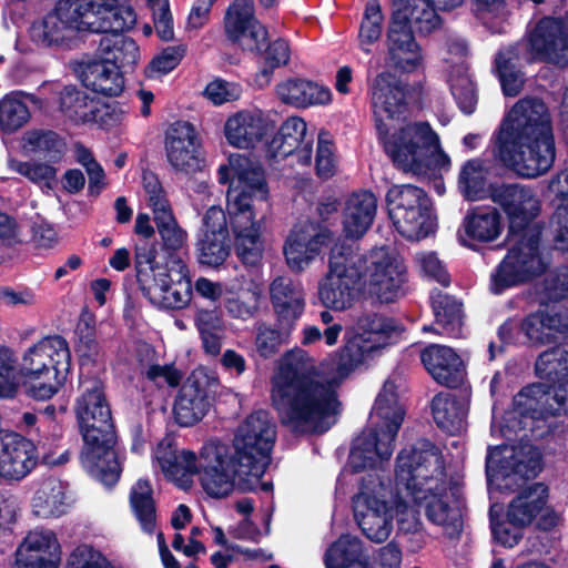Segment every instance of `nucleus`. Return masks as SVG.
Instances as JSON below:
<instances>
[{
	"instance_id": "nucleus-1",
	"label": "nucleus",
	"mask_w": 568,
	"mask_h": 568,
	"mask_svg": "<svg viewBox=\"0 0 568 568\" xmlns=\"http://www.w3.org/2000/svg\"><path fill=\"white\" fill-rule=\"evenodd\" d=\"M359 332L327 357L321 369L305 349L284 353L272 376V403L283 424L300 433H323L338 409L335 388L382 348L394 343L399 331L389 318L362 316Z\"/></svg>"
},
{
	"instance_id": "nucleus-2",
	"label": "nucleus",
	"mask_w": 568,
	"mask_h": 568,
	"mask_svg": "<svg viewBox=\"0 0 568 568\" xmlns=\"http://www.w3.org/2000/svg\"><path fill=\"white\" fill-rule=\"evenodd\" d=\"M369 92L378 138L398 168L415 175L449 169L450 159L428 123H398L406 109V92L394 74L389 71L376 74L369 82Z\"/></svg>"
},
{
	"instance_id": "nucleus-3",
	"label": "nucleus",
	"mask_w": 568,
	"mask_h": 568,
	"mask_svg": "<svg viewBox=\"0 0 568 568\" xmlns=\"http://www.w3.org/2000/svg\"><path fill=\"white\" fill-rule=\"evenodd\" d=\"M395 479L413 500L424 506L427 518L440 526L448 538H457L463 519L457 505L458 487L446 478L440 450L428 440L404 448L396 458Z\"/></svg>"
},
{
	"instance_id": "nucleus-4",
	"label": "nucleus",
	"mask_w": 568,
	"mask_h": 568,
	"mask_svg": "<svg viewBox=\"0 0 568 568\" xmlns=\"http://www.w3.org/2000/svg\"><path fill=\"white\" fill-rule=\"evenodd\" d=\"M496 158L524 178L548 172L556 158L548 109L538 99L518 101L507 114L496 138Z\"/></svg>"
},
{
	"instance_id": "nucleus-5",
	"label": "nucleus",
	"mask_w": 568,
	"mask_h": 568,
	"mask_svg": "<svg viewBox=\"0 0 568 568\" xmlns=\"http://www.w3.org/2000/svg\"><path fill=\"white\" fill-rule=\"evenodd\" d=\"M232 178L226 196V214L235 240L237 257L248 266H256L264 252L262 229L254 209L268 199V187L260 165L241 154L229 158V165L219 169V181Z\"/></svg>"
},
{
	"instance_id": "nucleus-6",
	"label": "nucleus",
	"mask_w": 568,
	"mask_h": 568,
	"mask_svg": "<svg viewBox=\"0 0 568 568\" xmlns=\"http://www.w3.org/2000/svg\"><path fill=\"white\" fill-rule=\"evenodd\" d=\"M535 368L541 379L554 385L549 389L542 385H530L514 397L513 409L506 413L504 424L499 425L504 437L528 427L532 429L535 422L568 414V344H559L541 353Z\"/></svg>"
},
{
	"instance_id": "nucleus-7",
	"label": "nucleus",
	"mask_w": 568,
	"mask_h": 568,
	"mask_svg": "<svg viewBox=\"0 0 568 568\" xmlns=\"http://www.w3.org/2000/svg\"><path fill=\"white\" fill-rule=\"evenodd\" d=\"M74 412L84 440L81 453L83 467L104 485L115 484L121 467L113 449L114 426L110 406L98 382L92 381L83 385Z\"/></svg>"
},
{
	"instance_id": "nucleus-8",
	"label": "nucleus",
	"mask_w": 568,
	"mask_h": 568,
	"mask_svg": "<svg viewBox=\"0 0 568 568\" xmlns=\"http://www.w3.org/2000/svg\"><path fill=\"white\" fill-rule=\"evenodd\" d=\"M404 415L396 385L386 381L369 416L371 429L355 439L351 450L348 464L354 470L377 468L390 458Z\"/></svg>"
},
{
	"instance_id": "nucleus-9",
	"label": "nucleus",
	"mask_w": 568,
	"mask_h": 568,
	"mask_svg": "<svg viewBox=\"0 0 568 568\" xmlns=\"http://www.w3.org/2000/svg\"><path fill=\"white\" fill-rule=\"evenodd\" d=\"M394 11L386 31L388 64L410 73L423 65L422 48L412 26L420 34H429L440 27L439 16L425 0H393Z\"/></svg>"
},
{
	"instance_id": "nucleus-10",
	"label": "nucleus",
	"mask_w": 568,
	"mask_h": 568,
	"mask_svg": "<svg viewBox=\"0 0 568 568\" xmlns=\"http://www.w3.org/2000/svg\"><path fill=\"white\" fill-rule=\"evenodd\" d=\"M70 366L71 354L63 337L47 336L32 344L20 358L27 395L37 400L52 398L64 384Z\"/></svg>"
},
{
	"instance_id": "nucleus-11",
	"label": "nucleus",
	"mask_w": 568,
	"mask_h": 568,
	"mask_svg": "<svg viewBox=\"0 0 568 568\" xmlns=\"http://www.w3.org/2000/svg\"><path fill=\"white\" fill-rule=\"evenodd\" d=\"M540 234L538 225L509 231L507 254L490 274L491 293L501 294L547 270L549 262L540 247Z\"/></svg>"
},
{
	"instance_id": "nucleus-12",
	"label": "nucleus",
	"mask_w": 568,
	"mask_h": 568,
	"mask_svg": "<svg viewBox=\"0 0 568 568\" xmlns=\"http://www.w3.org/2000/svg\"><path fill=\"white\" fill-rule=\"evenodd\" d=\"M276 439V425L265 410L248 415L234 437L235 456L242 485L257 487L271 463V450Z\"/></svg>"
},
{
	"instance_id": "nucleus-13",
	"label": "nucleus",
	"mask_w": 568,
	"mask_h": 568,
	"mask_svg": "<svg viewBox=\"0 0 568 568\" xmlns=\"http://www.w3.org/2000/svg\"><path fill=\"white\" fill-rule=\"evenodd\" d=\"M362 258L357 245L337 243L329 253L328 272L318 283L321 303L335 311H344L353 305L359 293Z\"/></svg>"
},
{
	"instance_id": "nucleus-14",
	"label": "nucleus",
	"mask_w": 568,
	"mask_h": 568,
	"mask_svg": "<svg viewBox=\"0 0 568 568\" xmlns=\"http://www.w3.org/2000/svg\"><path fill=\"white\" fill-rule=\"evenodd\" d=\"M357 255L363 263V293L376 297L381 303H392L403 295L407 280L406 266L394 250L383 246L364 254L357 246Z\"/></svg>"
},
{
	"instance_id": "nucleus-15",
	"label": "nucleus",
	"mask_w": 568,
	"mask_h": 568,
	"mask_svg": "<svg viewBox=\"0 0 568 568\" xmlns=\"http://www.w3.org/2000/svg\"><path fill=\"white\" fill-rule=\"evenodd\" d=\"M399 493L394 494L382 483L363 486L353 498L356 524L364 536L373 542L386 541L393 529Z\"/></svg>"
},
{
	"instance_id": "nucleus-16",
	"label": "nucleus",
	"mask_w": 568,
	"mask_h": 568,
	"mask_svg": "<svg viewBox=\"0 0 568 568\" xmlns=\"http://www.w3.org/2000/svg\"><path fill=\"white\" fill-rule=\"evenodd\" d=\"M85 6V0H59L52 12L32 24V39L44 45L71 47L79 32H89Z\"/></svg>"
},
{
	"instance_id": "nucleus-17",
	"label": "nucleus",
	"mask_w": 568,
	"mask_h": 568,
	"mask_svg": "<svg viewBox=\"0 0 568 568\" xmlns=\"http://www.w3.org/2000/svg\"><path fill=\"white\" fill-rule=\"evenodd\" d=\"M540 468V454L528 443L490 448L486 458L487 480L497 487H510L501 481L511 477H535Z\"/></svg>"
},
{
	"instance_id": "nucleus-18",
	"label": "nucleus",
	"mask_w": 568,
	"mask_h": 568,
	"mask_svg": "<svg viewBox=\"0 0 568 568\" xmlns=\"http://www.w3.org/2000/svg\"><path fill=\"white\" fill-rule=\"evenodd\" d=\"M201 484L204 490L213 497L227 496L235 486L242 490H254L242 485L236 456L232 458L225 445L207 443L200 456Z\"/></svg>"
},
{
	"instance_id": "nucleus-19",
	"label": "nucleus",
	"mask_w": 568,
	"mask_h": 568,
	"mask_svg": "<svg viewBox=\"0 0 568 568\" xmlns=\"http://www.w3.org/2000/svg\"><path fill=\"white\" fill-rule=\"evenodd\" d=\"M219 381L206 368L194 369L181 387L174 404V416L181 426H191L201 420L211 406Z\"/></svg>"
},
{
	"instance_id": "nucleus-20",
	"label": "nucleus",
	"mask_w": 568,
	"mask_h": 568,
	"mask_svg": "<svg viewBox=\"0 0 568 568\" xmlns=\"http://www.w3.org/2000/svg\"><path fill=\"white\" fill-rule=\"evenodd\" d=\"M313 142L305 120L293 115L282 123L268 143L267 153L273 159H288L293 168L308 169L312 165Z\"/></svg>"
},
{
	"instance_id": "nucleus-21",
	"label": "nucleus",
	"mask_w": 568,
	"mask_h": 568,
	"mask_svg": "<svg viewBox=\"0 0 568 568\" xmlns=\"http://www.w3.org/2000/svg\"><path fill=\"white\" fill-rule=\"evenodd\" d=\"M531 60L566 65L568 63V27L560 20L544 18L526 34Z\"/></svg>"
},
{
	"instance_id": "nucleus-22",
	"label": "nucleus",
	"mask_w": 568,
	"mask_h": 568,
	"mask_svg": "<svg viewBox=\"0 0 568 568\" xmlns=\"http://www.w3.org/2000/svg\"><path fill=\"white\" fill-rule=\"evenodd\" d=\"M165 151L169 163L178 172L191 174L204 165L199 133L189 122L179 121L168 129Z\"/></svg>"
},
{
	"instance_id": "nucleus-23",
	"label": "nucleus",
	"mask_w": 568,
	"mask_h": 568,
	"mask_svg": "<svg viewBox=\"0 0 568 568\" xmlns=\"http://www.w3.org/2000/svg\"><path fill=\"white\" fill-rule=\"evenodd\" d=\"M37 464L33 442L14 432H0V484L22 480Z\"/></svg>"
},
{
	"instance_id": "nucleus-24",
	"label": "nucleus",
	"mask_w": 568,
	"mask_h": 568,
	"mask_svg": "<svg viewBox=\"0 0 568 568\" xmlns=\"http://www.w3.org/2000/svg\"><path fill=\"white\" fill-rule=\"evenodd\" d=\"M227 38L242 49L262 52L267 40L266 29L254 17L253 0H234L224 17Z\"/></svg>"
},
{
	"instance_id": "nucleus-25",
	"label": "nucleus",
	"mask_w": 568,
	"mask_h": 568,
	"mask_svg": "<svg viewBox=\"0 0 568 568\" xmlns=\"http://www.w3.org/2000/svg\"><path fill=\"white\" fill-rule=\"evenodd\" d=\"M275 123L265 111L257 108L232 113L224 123L226 141L237 149H251L274 130Z\"/></svg>"
},
{
	"instance_id": "nucleus-26",
	"label": "nucleus",
	"mask_w": 568,
	"mask_h": 568,
	"mask_svg": "<svg viewBox=\"0 0 568 568\" xmlns=\"http://www.w3.org/2000/svg\"><path fill=\"white\" fill-rule=\"evenodd\" d=\"M230 254L226 214L220 206H211L203 216L197 242L200 264L217 267Z\"/></svg>"
},
{
	"instance_id": "nucleus-27",
	"label": "nucleus",
	"mask_w": 568,
	"mask_h": 568,
	"mask_svg": "<svg viewBox=\"0 0 568 568\" xmlns=\"http://www.w3.org/2000/svg\"><path fill=\"white\" fill-rule=\"evenodd\" d=\"M328 230L314 223L295 226L284 244V255L291 270L302 272L316 258L324 245L331 240Z\"/></svg>"
},
{
	"instance_id": "nucleus-28",
	"label": "nucleus",
	"mask_w": 568,
	"mask_h": 568,
	"mask_svg": "<svg viewBox=\"0 0 568 568\" xmlns=\"http://www.w3.org/2000/svg\"><path fill=\"white\" fill-rule=\"evenodd\" d=\"M176 278H171L168 270L158 273L152 281L142 288L150 302L159 307L179 310L191 301L192 285L187 266L180 260H173Z\"/></svg>"
},
{
	"instance_id": "nucleus-29",
	"label": "nucleus",
	"mask_w": 568,
	"mask_h": 568,
	"mask_svg": "<svg viewBox=\"0 0 568 568\" xmlns=\"http://www.w3.org/2000/svg\"><path fill=\"white\" fill-rule=\"evenodd\" d=\"M489 196L509 216V231L537 225L531 221L539 211V202L529 189L517 183L496 184L490 186Z\"/></svg>"
},
{
	"instance_id": "nucleus-30",
	"label": "nucleus",
	"mask_w": 568,
	"mask_h": 568,
	"mask_svg": "<svg viewBox=\"0 0 568 568\" xmlns=\"http://www.w3.org/2000/svg\"><path fill=\"white\" fill-rule=\"evenodd\" d=\"M61 546L52 530L33 529L16 550V568H58Z\"/></svg>"
},
{
	"instance_id": "nucleus-31",
	"label": "nucleus",
	"mask_w": 568,
	"mask_h": 568,
	"mask_svg": "<svg viewBox=\"0 0 568 568\" xmlns=\"http://www.w3.org/2000/svg\"><path fill=\"white\" fill-rule=\"evenodd\" d=\"M89 32H119L133 28L136 13L130 4H121L118 0H85Z\"/></svg>"
},
{
	"instance_id": "nucleus-32",
	"label": "nucleus",
	"mask_w": 568,
	"mask_h": 568,
	"mask_svg": "<svg viewBox=\"0 0 568 568\" xmlns=\"http://www.w3.org/2000/svg\"><path fill=\"white\" fill-rule=\"evenodd\" d=\"M60 109L63 114L75 123H100L109 125L106 118H112L114 109L89 98L84 91L65 87L60 93Z\"/></svg>"
},
{
	"instance_id": "nucleus-33",
	"label": "nucleus",
	"mask_w": 568,
	"mask_h": 568,
	"mask_svg": "<svg viewBox=\"0 0 568 568\" xmlns=\"http://www.w3.org/2000/svg\"><path fill=\"white\" fill-rule=\"evenodd\" d=\"M377 212V199L368 191L352 193L344 203L342 226L345 237L358 240L372 226Z\"/></svg>"
},
{
	"instance_id": "nucleus-34",
	"label": "nucleus",
	"mask_w": 568,
	"mask_h": 568,
	"mask_svg": "<svg viewBox=\"0 0 568 568\" xmlns=\"http://www.w3.org/2000/svg\"><path fill=\"white\" fill-rule=\"evenodd\" d=\"M520 331L534 346L555 342L568 333V310H539L531 313L523 320Z\"/></svg>"
},
{
	"instance_id": "nucleus-35",
	"label": "nucleus",
	"mask_w": 568,
	"mask_h": 568,
	"mask_svg": "<svg viewBox=\"0 0 568 568\" xmlns=\"http://www.w3.org/2000/svg\"><path fill=\"white\" fill-rule=\"evenodd\" d=\"M422 362L432 377L448 387L459 385L464 379V364L450 347L430 345L422 352Z\"/></svg>"
},
{
	"instance_id": "nucleus-36",
	"label": "nucleus",
	"mask_w": 568,
	"mask_h": 568,
	"mask_svg": "<svg viewBox=\"0 0 568 568\" xmlns=\"http://www.w3.org/2000/svg\"><path fill=\"white\" fill-rule=\"evenodd\" d=\"M275 92L283 103L297 109L327 105L332 101L329 88L300 78L280 82Z\"/></svg>"
},
{
	"instance_id": "nucleus-37",
	"label": "nucleus",
	"mask_w": 568,
	"mask_h": 568,
	"mask_svg": "<svg viewBox=\"0 0 568 568\" xmlns=\"http://www.w3.org/2000/svg\"><path fill=\"white\" fill-rule=\"evenodd\" d=\"M273 307L282 321L293 325L305 308L302 285L288 276H276L270 284Z\"/></svg>"
},
{
	"instance_id": "nucleus-38",
	"label": "nucleus",
	"mask_w": 568,
	"mask_h": 568,
	"mask_svg": "<svg viewBox=\"0 0 568 568\" xmlns=\"http://www.w3.org/2000/svg\"><path fill=\"white\" fill-rule=\"evenodd\" d=\"M467 409L466 397L457 396L450 392L439 393L432 400L435 423L440 429L450 435L459 434L465 429Z\"/></svg>"
},
{
	"instance_id": "nucleus-39",
	"label": "nucleus",
	"mask_w": 568,
	"mask_h": 568,
	"mask_svg": "<svg viewBox=\"0 0 568 568\" xmlns=\"http://www.w3.org/2000/svg\"><path fill=\"white\" fill-rule=\"evenodd\" d=\"M548 495V487L542 483L527 486L510 501L507 519L517 526L529 525L544 509Z\"/></svg>"
},
{
	"instance_id": "nucleus-40",
	"label": "nucleus",
	"mask_w": 568,
	"mask_h": 568,
	"mask_svg": "<svg viewBox=\"0 0 568 568\" xmlns=\"http://www.w3.org/2000/svg\"><path fill=\"white\" fill-rule=\"evenodd\" d=\"M155 459L165 476L183 488L190 486V477L197 470L194 453L183 450L176 454L169 443H161L158 446Z\"/></svg>"
},
{
	"instance_id": "nucleus-41",
	"label": "nucleus",
	"mask_w": 568,
	"mask_h": 568,
	"mask_svg": "<svg viewBox=\"0 0 568 568\" xmlns=\"http://www.w3.org/2000/svg\"><path fill=\"white\" fill-rule=\"evenodd\" d=\"M70 506L65 485L58 478H45L38 484L32 498L34 513L41 517L64 514Z\"/></svg>"
},
{
	"instance_id": "nucleus-42",
	"label": "nucleus",
	"mask_w": 568,
	"mask_h": 568,
	"mask_svg": "<svg viewBox=\"0 0 568 568\" xmlns=\"http://www.w3.org/2000/svg\"><path fill=\"white\" fill-rule=\"evenodd\" d=\"M81 78L85 88L106 97L119 95L124 87L123 77L118 67L104 60L88 63Z\"/></svg>"
},
{
	"instance_id": "nucleus-43",
	"label": "nucleus",
	"mask_w": 568,
	"mask_h": 568,
	"mask_svg": "<svg viewBox=\"0 0 568 568\" xmlns=\"http://www.w3.org/2000/svg\"><path fill=\"white\" fill-rule=\"evenodd\" d=\"M99 50L102 60L120 69L133 68L139 58L140 49L135 41L122 34H109L101 39Z\"/></svg>"
},
{
	"instance_id": "nucleus-44",
	"label": "nucleus",
	"mask_w": 568,
	"mask_h": 568,
	"mask_svg": "<svg viewBox=\"0 0 568 568\" xmlns=\"http://www.w3.org/2000/svg\"><path fill=\"white\" fill-rule=\"evenodd\" d=\"M549 189L561 200L551 219L554 245L568 251V170L551 180Z\"/></svg>"
},
{
	"instance_id": "nucleus-45",
	"label": "nucleus",
	"mask_w": 568,
	"mask_h": 568,
	"mask_svg": "<svg viewBox=\"0 0 568 568\" xmlns=\"http://www.w3.org/2000/svg\"><path fill=\"white\" fill-rule=\"evenodd\" d=\"M386 202L390 219L430 206L427 194L412 184L393 185L387 191Z\"/></svg>"
},
{
	"instance_id": "nucleus-46",
	"label": "nucleus",
	"mask_w": 568,
	"mask_h": 568,
	"mask_svg": "<svg viewBox=\"0 0 568 568\" xmlns=\"http://www.w3.org/2000/svg\"><path fill=\"white\" fill-rule=\"evenodd\" d=\"M24 99L31 100L32 95L12 92L0 100L1 133L12 134L30 121L31 113Z\"/></svg>"
},
{
	"instance_id": "nucleus-47",
	"label": "nucleus",
	"mask_w": 568,
	"mask_h": 568,
	"mask_svg": "<svg viewBox=\"0 0 568 568\" xmlns=\"http://www.w3.org/2000/svg\"><path fill=\"white\" fill-rule=\"evenodd\" d=\"M130 506L144 532L152 534L156 525L153 489L146 479H139L130 491Z\"/></svg>"
},
{
	"instance_id": "nucleus-48",
	"label": "nucleus",
	"mask_w": 568,
	"mask_h": 568,
	"mask_svg": "<svg viewBox=\"0 0 568 568\" xmlns=\"http://www.w3.org/2000/svg\"><path fill=\"white\" fill-rule=\"evenodd\" d=\"M468 236L480 242H490L500 234V215L494 207H476L464 221Z\"/></svg>"
},
{
	"instance_id": "nucleus-49",
	"label": "nucleus",
	"mask_w": 568,
	"mask_h": 568,
	"mask_svg": "<svg viewBox=\"0 0 568 568\" xmlns=\"http://www.w3.org/2000/svg\"><path fill=\"white\" fill-rule=\"evenodd\" d=\"M432 307L436 323L442 326L443 334L450 337L462 335V305L442 292L432 294Z\"/></svg>"
},
{
	"instance_id": "nucleus-50",
	"label": "nucleus",
	"mask_w": 568,
	"mask_h": 568,
	"mask_svg": "<svg viewBox=\"0 0 568 568\" xmlns=\"http://www.w3.org/2000/svg\"><path fill=\"white\" fill-rule=\"evenodd\" d=\"M397 232L412 241L425 239L434 232L436 223L432 207L417 210L390 219Z\"/></svg>"
},
{
	"instance_id": "nucleus-51",
	"label": "nucleus",
	"mask_w": 568,
	"mask_h": 568,
	"mask_svg": "<svg viewBox=\"0 0 568 568\" xmlns=\"http://www.w3.org/2000/svg\"><path fill=\"white\" fill-rule=\"evenodd\" d=\"M362 552V542L357 537L341 536L332 544L324 555L325 568H344L356 561H365Z\"/></svg>"
},
{
	"instance_id": "nucleus-52",
	"label": "nucleus",
	"mask_w": 568,
	"mask_h": 568,
	"mask_svg": "<svg viewBox=\"0 0 568 568\" xmlns=\"http://www.w3.org/2000/svg\"><path fill=\"white\" fill-rule=\"evenodd\" d=\"M21 385L20 362L12 349L0 346V398H14Z\"/></svg>"
},
{
	"instance_id": "nucleus-53",
	"label": "nucleus",
	"mask_w": 568,
	"mask_h": 568,
	"mask_svg": "<svg viewBox=\"0 0 568 568\" xmlns=\"http://www.w3.org/2000/svg\"><path fill=\"white\" fill-rule=\"evenodd\" d=\"M292 326L287 323V327L275 328L267 324H258L255 328V352L265 359L274 357L281 347L288 343Z\"/></svg>"
},
{
	"instance_id": "nucleus-54",
	"label": "nucleus",
	"mask_w": 568,
	"mask_h": 568,
	"mask_svg": "<svg viewBox=\"0 0 568 568\" xmlns=\"http://www.w3.org/2000/svg\"><path fill=\"white\" fill-rule=\"evenodd\" d=\"M22 148L27 153L42 154L50 160H58L64 150V142L52 131L32 130L24 133Z\"/></svg>"
},
{
	"instance_id": "nucleus-55",
	"label": "nucleus",
	"mask_w": 568,
	"mask_h": 568,
	"mask_svg": "<svg viewBox=\"0 0 568 568\" xmlns=\"http://www.w3.org/2000/svg\"><path fill=\"white\" fill-rule=\"evenodd\" d=\"M517 60L518 54L515 48L501 50L496 58L503 91L509 97L517 95L524 85V77L516 69Z\"/></svg>"
},
{
	"instance_id": "nucleus-56",
	"label": "nucleus",
	"mask_w": 568,
	"mask_h": 568,
	"mask_svg": "<svg viewBox=\"0 0 568 568\" xmlns=\"http://www.w3.org/2000/svg\"><path fill=\"white\" fill-rule=\"evenodd\" d=\"M486 168L484 162L478 159L467 161L458 178V187L460 192L470 201L479 200L485 193Z\"/></svg>"
},
{
	"instance_id": "nucleus-57",
	"label": "nucleus",
	"mask_w": 568,
	"mask_h": 568,
	"mask_svg": "<svg viewBox=\"0 0 568 568\" xmlns=\"http://www.w3.org/2000/svg\"><path fill=\"white\" fill-rule=\"evenodd\" d=\"M384 17L377 0H369L366 4L364 16L359 26L358 41L361 49L369 53L371 48L376 43L383 31Z\"/></svg>"
},
{
	"instance_id": "nucleus-58",
	"label": "nucleus",
	"mask_w": 568,
	"mask_h": 568,
	"mask_svg": "<svg viewBox=\"0 0 568 568\" xmlns=\"http://www.w3.org/2000/svg\"><path fill=\"white\" fill-rule=\"evenodd\" d=\"M448 82L460 110L466 114L473 113L477 104V93L468 72L463 73V70L458 69V73L448 77Z\"/></svg>"
},
{
	"instance_id": "nucleus-59",
	"label": "nucleus",
	"mask_w": 568,
	"mask_h": 568,
	"mask_svg": "<svg viewBox=\"0 0 568 568\" xmlns=\"http://www.w3.org/2000/svg\"><path fill=\"white\" fill-rule=\"evenodd\" d=\"M154 221L164 248L179 251L184 246L187 233L179 225L172 210L154 216Z\"/></svg>"
},
{
	"instance_id": "nucleus-60",
	"label": "nucleus",
	"mask_w": 568,
	"mask_h": 568,
	"mask_svg": "<svg viewBox=\"0 0 568 568\" xmlns=\"http://www.w3.org/2000/svg\"><path fill=\"white\" fill-rule=\"evenodd\" d=\"M156 251L148 244L140 245L135 250L136 277L141 290L152 281H155L158 273L166 268L155 263Z\"/></svg>"
},
{
	"instance_id": "nucleus-61",
	"label": "nucleus",
	"mask_w": 568,
	"mask_h": 568,
	"mask_svg": "<svg viewBox=\"0 0 568 568\" xmlns=\"http://www.w3.org/2000/svg\"><path fill=\"white\" fill-rule=\"evenodd\" d=\"M226 292L230 294L224 301L226 312L235 318H250L255 310V293L242 288L235 292L234 287L226 290Z\"/></svg>"
},
{
	"instance_id": "nucleus-62",
	"label": "nucleus",
	"mask_w": 568,
	"mask_h": 568,
	"mask_svg": "<svg viewBox=\"0 0 568 568\" xmlns=\"http://www.w3.org/2000/svg\"><path fill=\"white\" fill-rule=\"evenodd\" d=\"M142 185L148 204L152 209L154 216L171 210L165 192L154 173L144 171L142 173Z\"/></svg>"
},
{
	"instance_id": "nucleus-63",
	"label": "nucleus",
	"mask_w": 568,
	"mask_h": 568,
	"mask_svg": "<svg viewBox=\"0 0 568 568\" xmlns=\"http://www.w3.org/2000/svg\"><path fill=\"white\" fill-rule=\"evenodd\" d=\"M10 170L26 176L33 183L44 182L49 184L55 178V169L49 164L37 162H22L16 159L8 161Z\"/></svg>"
},
{
	"instance_id": "nucleus-64",
	"label": "nucleus",
	"mask_w": 568,
	"mask_h": 568,
	"mask_svg": "<svg viewBox=\"0 0 568 568\" xmlns=\"http://www.w3.org/2000/svg\"><path fill=\"white\" fill-rule=\"evenodd\" d=\"M241 94L242 90L237 84L220 79L210 82L204 90L206 99L216 105L235 101Z\"/></svg>"
}]
</instances>
